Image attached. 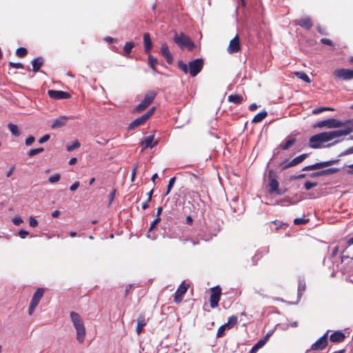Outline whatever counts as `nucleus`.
Masks as SVG:
<instances>
[{
  "label": "nucleus",
  "mask_w": 353,
  "mask_h": 353,
  "mask_svg": "<svg viewBox=\"0 0 353 353\" xmlns=\"http://www.w3.org/2000/svg\"><path fill=\"white\" fill-rule=\"evenodd\" d=\"M161 221L160 217H157L154 221L152 223L150 228L149 229L150 231H151L157 224H158Z\"/></svg>",
  "instance_id": "864d4df0"
},
{
  "label": "nucleus",
  "mask_w": 353,
  "mask_h": 353,
  "mask_svg": "<svg viewBox=\"0 0 353 353\" xmlns=\"http://www.w3.org/2000/svg\"><path fill=\"white\" fill-rule=\"evenodd\" d=\"M16 54L19 57H23L27 54V50L25 48H19L17 50Z\"/></svg>",
  "instance_id": "58836bf2"
},
{
  "label": "nucleus",
  "mask_w": 353,
  "mask_h": 353,
  "mask_svg": "<svg viewBox=\"0 0 353 353\" xmlns=\"http://www.w3.org/2000/svg\"><path fill=\"white\" fill-rule=\"evenodd\" d=\"M43 151V148H37V149H32L28 152V156L31 157H33L34 155H37V154L42 152Z\"/></svg>",
  "instance_id": "4c0bfd02"
},
{
  "label": "nucleus",
  "mask_w": 353,
  "mask_h": 353,
  "mask_svg": "<svg viewBox=\"0 0 353 353\" xmlns=\"http://www.w3.org/2000/svg\"><path fill=\"white\" fill-rule=\"evenodd\" d=\"M241 50V45L239 37L236 35L234 39H232L228 48V52L230 54L237 52Z\"/></svg>",
  "instance_id": "4468645a"
},
{
  "label": "nucleus",
  "mask_w": 353,
  "mask_h": 353,
  "mask_svg": "<svg viewBox=\"0 0 353 353\" xmlns=\"http://www.w3.org/2000/svg\"><path fill=\"white\" fill-rule=\"evenodd\" d=\"M189 288V285L185 284V282H183L178 290L175 292L174 301L176 303H180L182 301L183 295L186 293L188 288Z\"/></svg>",
  "instance_id": "9d476101"
},
{
  "label": "nucleus",
  "mask_w": 353,
  "mask_h": 353,
  "mask_svg": "<svg viewBox=\"0 0 353 353\" xmlns=\"http://www.w3.org/2000/svg\"><path fill=\"white\" fill-rule=\"evenodd\" d=\"M221 294V290L219 286L211 288L210 306L212 308L217 307Z\"/></svg>",
  "instance_id": "6e6552de"
},
{
  "label": "nucleus",
  "mask_w": 353,
  "mask_h": 353,
  "mask_svg": "<svg viewBox=\"0 0 353 353\" xmlns=\"http://www.w3.org/2000/svg\"><path fill=\"white\" fill-rule=\"evenodd\" d=\"M279 182L275 179H270L269 183V192H274L278 190Z\"/></svg>",
  "instance_id": "b1692460"
},
{
  "label": "nucleus",
  "mask_w": 353,
  "mask_h": 353,
  "mask_svg": "<svg viewBox=\"0 0 353 353\" xmlns=\"http://www.w3.org/2000/svg\"><path fill=\"white\" fill-rule=\"evenodd\" d=\"M48 94L50 97L54 99H69L70 97V94L68 92L61 90H50Z\"/></svg>",
  "instance_id": "ddd939ff"
},
{
  "label": "nucleus",
  "mask_w": 353,
  "mask_h": 353,
  "mask_svg": "<svg viewBox=\"0 0 353 353\" xmlns=\"http://www.w3.org/2000/svg\"><path fill=\"white\" fill-rule=\"evenodd\" d=\"M345 334L341 332H335L330 335V341L335 343L341 342L345 339Z\"/></svg>",
  "instance_id": "6ab92c4d"
},
{
  "label": "nucleus",
  "mask_w": 353,
  "mask_h": 353,
  "mask_svg": "<svg viewBox=\"0 0 353 353\" xmlns=\"http://www.w3.org/2000/svg\"><path fill=\"white\" fill-rule=\"evenodd\" d=\"M133 47L134 43L132 42L126 43L123 48V54L125 56H128L130 53Z\"/></svg>",
  "instance_id": "c85d7f7f"
},
{
  "label": "nucleus",
  "mask_w": 353,
  "mask_h": 353,
  "mask_svg": "<svg viewBox=\"0 0 353 353\" xmlns=\"http://www.w3.org/2000/svg\"><path fill=\"white\" fill-rule=\"evenodd\" d=\"M148 64L152 68H154L157 64V59L155 57H154L152 55H149Z\"/></svg>",
  "instance_id": "79ce46f5"
},
{
  "label": "nucleus",
  "mask_w": 353,
  "mask_h": 353,
  "mask_svg": "<svg viewBox=\"0 0 353 353\" xmlns=\"http://www.w3.org/2000/svg\"><path fill=\"white\" fill-rule=\"evenodd\" d=\"M44 290L43 288H39L37 290L34 292L33 294V296L32 298L29 308H28V314L29 315H31L35 307L39 304L41 299L43 296Z\"/></svg>",
  "instance_id": "0eeeda50"
},
{
  "label": "nucleus",
  "mask_w": 353,
  "mask_h": 353,
  "mask_svg": "<svg viewBox=\"0 0 353 353\" xmlns=\"http://www.w3.org/2000/svg\"><path fill=\"white\" fill-rule=\"evenodd\" d=\"M305 177V174H301L298 176H291V180L298 179H303Z\"/></svg>",
  "instance_id": "052dcab7"
},
{
  "label": "nucleus",
  "mask_w": 353,
  "mask_h": 353,
  "mask_svg": "<svg viewBox=\"0 0 353 353\" xmlns=\"http://www.w3.org/2000/svg\"><path fill=\"white\" fill-rule=\"evenodd\" d=\"M12 222L15 225H20L21 223H23V220L21 217L19 216H15L12 219Z\"/></svg>",
  "instance_id": "de8ad7c7"
},
{
  "label": "nucleus",
  "mask_w": 353,
  "mask_h": 353,
  "mask_svg": "<svg viewBox=\"0 0 353 353\" xmlns=\"http://www.w3.org/2000/svg\"><path fill=\"white\" fill-rule=\"evenodd\" d=\"M294 74L299 79L304 81L306 83H310L311 80L308 76L303 72H295Z\"/></svg>",
  "instance_id": "bb28decb"
},
{
  "label": "nucleus",
  "mask_w": 353,
  "mask_h": 353,
  "mask_svg": "<svg viewBox=\"0 0 353 353\" xmlns=\"http://www.w3.org/2000/svg\"><path fill=\"white\" fill-rule=\"evenodd\" d=\"M70 321L76 331V339L79 344L84 342L86 330L83 320L81 315L76 312H71L70 313Z\"/></svg>",
  "instance_id": "f03ea898"
},
{
  "label": "nucleus",
  "mask_w": 353,
  "mask_h": 353,
  "mask_svg": "<svg viewBox=\"0 0 353 353\" xmlns=\"http://www.w3.org/2000/svg\"><path fill=\"white\" fill-rule=\"evenodd\" d=\"M28 234L29 232L23 230H21L19 232V235L21 239H25Z\"/></svg>",
  "instance_id": "603ef678"
},
{
  "label": "nucleus",
  "mask_w": 353,
  "mask_h": 353,
  "mask_svg": "<svg viewBox=\"0 0 353 353\" xmlns=\"http://www.w3.org/2000/svg\"><path fill=\"white\" fill-rule=\"evenodd\" d=\"M14 170V166H12L10 168V169L9 170V171L7 172L6 176L10 177L12 174Z\"/></svg>",
  "instance_id": "338daca9"
},
{
  "label": "nucleus",
  "mask_w": 353,
  "mask_h": 353,
  "mask_svg": "<svg viewBox=\"0 0 353 353\" xmlns=\"http://www.w3.org/2000/svg\"><path fill=\"white\" fill-rule=\"evenodd\" d=\"M137 169H138V165L136 164V165H134L132 171L131 181H134V179H135V176H136V174H137Z\"/></svg>",
  "instance_id": "49530a36"
},
{
  "label": "nucleus",
  "mask_w": 353,
  "mask_h": 353,
  "mask_svg": "<svg viewBox=\"0 0 353 353\" xmlns=\"http://www.w3.org/2000/svg\"><path fill=\"white\" fill-rule=\"evenodd\" d=\"M333 73L336 77L342 79L343 80H349L353 79V69H336L334 71Z\"/></svg>",
  "instance_id": "1a4fd4ad"
},
{
  "label": "nucleus",
  "mask_w": 353,
  "mask_h": 353,
  "mask_svg": "<svg viewBox=\"0 0 353 353\" xmlns=\"http://www.w3.org/2000/svg\"><path fill=\"white\" fill-rule=\"evenodd\" d=\"M154 107L150 108L145 114L143 115L145 119L147 121L154 114Z\"/></svg>",
  "instance_id": "37998d69"
},
{
  "label": "nucleus",
  "mask_w": 353,
  "mask_h": 353,
  "mask_svg": "<svg viewBox=\"0 0 353 353\" xmlns=\"http://www.w3.org/2000/svg\"><path fill=\"white\" fill-rule=\"evenodd\" d=\"M203 62L201 59H196L189 63V67L187 64L179 62V68L183 70L185 74L190 72L192 77H195L203 68Z\"/></svg>",
  "instance_id": "7ed1b4c3"
},
{
  "label": "nucleus",
  "mask_w": 353,
  "mask_h": 353,
  "mask_svg": "<svg viewBox=\"0 0 353 353\" xmlns=\"http://www.w3.org/2000/svg\"><path fill=\"white\" fill-rule=\"evenodd\" d=\"M339 170L335 168H328L326 170H321L322 176L330 175L337 172Z\"/></svg>",
  "instance_id": "473e14b6"
},
{
  "label": "nucleus",
  "mask_w": 353,
  "mask_h": 353,
  "mask_svg": "<svg viewBox=\"0 0 353 353\" xmlns=\"http://www.w3.org/2000/svg\"><path fill=\"white\" fill-rule=\"evenodd\" d=\"M349 170H346L348 174H353V164L348 165Z\"/></svg>",
  "instance_id": "69168bd1"
},
{
  "label": "nucleus",
  "mask_w": 353,
  "mask_h": 353,
  "mask_svg": "<svg viewBox=\"0 0 353 353\" xmlns=\"http://www.w3.org/2000/svg\"><path fill=\"white\" fill-rule=\"evenodd\" d=\"M34 141V137L32 136H30L26 139V145H32Z\"/></svg>",
  "instance_id": "3c124183"
},
{
  "label": "nucleus",
  "mask_w": 353,
  "mask_h": 353,
  "mask_svg": "<svg viewBox=\"0 0 353 353\" xmlns=\"http://www.w3.org/2000/svg\"><path fill=\"white\" fill-rule=\"evenodd\" d=\"M228 330H230V328L228 327V325H226V323L222 325L218 329L217 334H216L217 337H221L224 334L225 331Z\"/></svg>",
  "instance_id": "2f4dec72"
},
{
  "label": "nucleus",
  "mask_w": 353,
  "mask_h": 353,
  "mask_svg": "<svg viewBox=\"0 0 353 353\" xmlns=\"http://www.w3.org/2000/svg\"><path fill=\"white\" fill-rule=\"evenodd\" d=\"M317 185H318V183L316 182L312 183V182L307 181L305 183L304 187L306 190H308L312 188L316 187Z\"/></svg>",
  "instance_id": "c03bdc74"
},
{
  "label": "nucleus",
  "mask_w": 353,
  "mask_h": 353,
  "mask_svg": "<svg viewBox=\"0 0 353 353\" xmlns=\"http://www.w3.org/2000/svg\"><path fill=\"white\" fill-rule=\"evenodd\" d=\"M143 41L145 51L148 52L152 48V42L150 40V34L148 33H145L143 34Z\"/></svg>",
  "instance_id": "4be33fe9"
},
{
  "label": "nucleus",
  "mask_w": 353,
  "mask_h": 353,
  "mask_svg": "<svg viewBox=\"0 0 353 353\" xmlns=\"http://www.w3.org/2000/svg\"><path fill=\"white\" fill-rule=\"evenodd\" d=\"M238 322V318L236 316H232L229 317L228 323L226 325H228V327L231 329L234 325H235Z\"/></svg>",
  "instance_id": "7c9ffc66"
},
{
  "label": "nucleus",
  "mask_w": 353,
  "mask_h": 353,
  "mask_svg": "<svg viewBox=\"0 0 353 353\" xmlns=\"http://www.w3.org/2000/svg\"><path fill=\"white\" fill-rule=\"evenodd\" d=\"M8 128L10 130V132L15 137H19L21 134V131L19 129L17 125H14L12 123H9L8 124Z\"/></svg>",
  "instance_id": "5701e85b"
},
{
  "label": "nucleus",
  "mask_w": 353,
  "mask_h": 353,
  "mask_svg": "<svg viewBox=\"0 0 353 353\" xmlns=\"http://www.w3.org/2000/svg\"><path fill=\"white\" fill-rule=\"evenodd\" d=\"M307 156H308L307 154H303L293 159L291 161H290L288 163H281V165H283L282 169L285 170L288 168L293 167V166H295V165L301 163L302 161H303L307 157Z\"/></svg>",
  "instance_id": "f8f14e48"
},
{
  "label": "nucleus",
  "mask_w": 353,
  "mask_h": 353,
  "mask_svg": "<svg viewBox=\"0 0 353 353\" xmlns=\"http://www.w3.org/2000/svg\"><path fill=\"white\" fill-rule=\"evenodd\" d=\"M29 225L32 228H35L38 225V221L32 216L30 217Z\"/></svg>",
  "instance_id": "a18cd8bd"
},
{
  "label": "nucleus",
  "mask_w": 353,
  "mask_h": 353,
  "mask_svg": "<svg viewBox=\"0 0 353 353\" xmlns=\"http://www.w3.org/2000/svg\"><path fill=\"white\" fill-rule=\"evenodd\" d=\"M336 162H337V161H336V160H332V161L316 163L315 164L304 167L303 168V170L307 171V170H319V169H321V168L332 165Z\"/></svg>",
  "instance_id": "9b49d317"
},
{
  "label": "nucleus",
  "mask_w": 353,
  "mask_h": 353,
  "mask_svg": "<svg viewBox=\"0 0 353 353\" xmlns=\"http://www.w3.org/2000/svg\"><path fill=\"white\" fill-rule=\"evenodd\" d=\"M174 41L181 48H187L190 50H193L195 47V45L190 41L189 37L185 35L183 32L179 34L176 33L174 37Z\"/></svg>",
  "instance_id": "39448f33"
},
{
  "label": "nucleus",
  "mask_w": 353,
  "mask_h": 353,
  "mask_svg": "<svg viewBox=\"0 0 353 353\" xmlns=\"http://www.w3.org/2000/svg\"><path fill=\"white\" fill-rule=\"evenodd\" d=\"M317 30H318L319 32L321 34H327L326 29L323 28L321 26H318Z\"/></svg>",
  "instance_id": "bf43d9fd"
},
{
  "label": "nucleus",
  "mask_w": 353,
  "mask_h": 353,
  "mask_svg": "<svg viewBox=\"0 0 353 353\" xmlns=\"http://www.w3.org/2000/svg\"><path fill=\"white\" fill-rule=\"evenodd\" d=\"M32 70L34 72H37L39 70L40 68L41 67L43 64V59L41 57H38L37 59H34L32 61Z\"/></svg>",
  "instance_id": "412c9836"
},
{
  "label": "nucleus",
  "mask_w": 353,
  "mask_h": 353,
  "mask_svg": "<svg viewBox=\"0 0 353 353\" xmlns=\"http://www.w3.org/2000/svg\"><path fill=\"white\" fill-rule=\"evenodd\" d=\"M306 288V285L305 283H299V288H298V292L299 294L304 292Z\"/></svg>",
  "instance_id": "09e8293b"
},
{
  "label": "nucleus",
  "mask_w": 353,
  "mask_h": 353,
  "mask_svg": "<svg viewBox=\"0 0 353 353\" xmlns=\"http://www.w3.org/2000/svg\"><path fill=\"white\" fill-rule=\"evenodd\" d=\"M9 64L11 67L14 68H20V69L23 68V64H21L20 63L10 62Z\"/></svg>",
  "instance_id": "8fccbe9b"
},
{
  "label": "nucleus",
  "mask_w": 353,
  "mask_h": 353,
  "mask_svg": "<svg viewBox=\"0 0 353 353\" xmlns=\"http://www.w3.org/2000/svg\"><path fill=\"white\" fill-rule=\"evenodd\" d=\"M268 336H265L263 339L259 341L254 345H256V347L258 349H260L265 344V343L268 341Z\"/></svg>",
  "instance_id": "e433bc0d"
},
{
  "label": "nucleus",
  "mask_w": 353,
  "mask_h": 353,
  "mask_svg": "<svg viewBox=\"0 0 353 353\" xmlns=\"http://www.w3.org/2000/svg\"><path fill=\"white\" fill-rule=\"evenodd\" d=\"M154 138V136L151 135V136L145 137L144 139H142V141L141 142V145L142 146L141 152H143V150L145 149H146L147 148H149V147L153 148L154 146H155L157 144V141H155L154 143H153Z\"/></svg>",
  "instance_id": "dca6fc26"
},
{
  "label": "nucleus",
  "mask_w": 353,
  "mask_h": 353,
  "mask_svg": "<svg viewBox=\"0 0 353 353\" xmlns=\"http://www.w3.org/2000/svg\"><path fill=\"white\" fill-rule=\"evenodd\" d=\"M321 42L325 45L333 46V42L328 39H325V38L321 39Z\"/></svg>",
  "instance_id": "5fc2aeb1"
},
{
  "label": "nucleus",
  "mask_w": 353,
  "mask_h": 353,
  "mask_svg": "<svg viewBox=\"0 0 353 353\" xmlns=\"http://www.w3.org/2000/svg\"><path fill=\"white\" fill-rule=\"evenodd\" d=\"M353 132V127L329 132H323L312 136L309 139V146L313 149L325 147V143L336 138L346 136Z\"/></svg>",
  "instance_id": "f257e3e1"
},
{
  "label": "nucleus",
  "mask_w": 353,
  "mask_h": 353,
  "mask_svg": "<svg viewBox=\"0 0 353 353\" xmlns=\"http://www.w3.org/2000/svg\"><path fill=\"white\" fill-rule=\"evenodd\" d=\"M309 221V219H306L304 218H296L294 220V223L295 225H303L307 223Z\"/></svg>",
  "instance_id": "a19ab883"
},
{
  "label": "nucleus",
  "mask_w": 353,
  "mask_h": 353,
  "mask_svg": "<svg viewBox=\"0 0 353 353\" xmlns=\"http://www.w3.org/2000/svg\"><path fill=\"white\" fill-rule=\"evenodd\" d=\"M156 95L157 93L154 91L148 92L143 101L136 106L133 112L139 113L145 110L153 102Z\"/></svg>",
  "instance_id": "20e7f679"
},
{
  "label": "nucleus",
  "mask_w": 353,
  "mask_h": 353,
  "mask_svg": "<svg viewBox=\"0 0 353 353\" xmlns=\"http://www.w3.org/2000/svg\"><path fill=\"white\" fill-rule=\"evenodd\" d=\"M334 109L330 107H322L320 108H316L312 110V113L314 114H318L323 111H334Z\"/></svg>",
  "instance_id": "72a5a7b5"
},
{
  "label": "nucleus",
  "mask_w": 353,
  "mask_h": 353,
  "mask_svg": "<svg viewBox=\"0 0 353 353\" xmlns=\"http://www.w3.org/2000/svg\"><path fill=\"white\" fill-rule=\"evenodd\" d=\"M295 142H296V139L295 138H291V139H288L281 147L282 150H286L289 149Z\"/></svg>",
  "instance_id": "c756f323"
},
{
  "label": "nucleus",
  "mask_w": 353,
  "mask_h": 353,
  "mask_svg": "<svg viewBox=\"0 0 353 353\" xmlns=\"http://www.w3.org/2000/svg\"><path fill=\"white\" fill-rule=\"evenodd\" d=\"M80 147V143L78 141H74L71 145L67 146V150L71 152Z\"/></svg>",
  "instance_id": "f704fd0d"
},
{
  "label": "nucleus",
  "mask_w": 353,
  "mask_h": 353,
  "mask_svg": "<svg viewBox=\"0 0 353 353\" xmlns=\"http://www.w3.org/2000/svg\"><path fill=\"white\" fill-rule=\"evenodd\" d=\"M327 334H325L312 345L311 349L312 350H321L324 349L327 346Z\"/></svg>",
  "instance_id": "2eb2a0df"
},
{
  "label": "nucleus",
  "mask_w": 353,
  "mask_h": 353,
  "mask_svg": "<svg viewBox=\"0 0 353 353\" xmlns=\"http://www.w3.org/2000/svg\"><path fill=\"white\" fill-rule=\"evenodd\" d=\"M50 139V135L49 134H46L44 136H43L39 140V142L40 143H43L45 142H46L47 141H48Z\"/></svg>",
  "instance_id": "6e6d98bb"
},
{
  "label": "nucleus",
  "mask_w": 353,
  "mask_h": 353,
  "mask_svg": "<svg viewBox=\"0 0 353 353\" xmlns=\"http://www.w3.org/2000/svg\"><path fill=\"white\" fill-rule=\"evenodd\" d=\"M115 192H116V190H112V191L109 194V204H110L112 202V201L114 198V196H115Z\"/></svg>",
  "instance_id": "13d9d810"
},
{
  "label": "nucleus",
  "mask_w": 353,
  "mask_h": 353,
  "mask_svg": "<svg viewBox=\"0 0 353 353\" xmlns=\"http://www.w3.org/2000/svg\"><path fill=\"white\" fill-rule=\"evenodd\" d=\"M60 179H61L60 174H55L51 176L48 179V181L51 183H54L58 182L60 180Z\"/></svg>",
  "instance_id": "ea45409f"
},
{
  "label": "nucleus",
  "mask_w": 353,
  "mask_h": 353,
  "mask_svg": "<svg viewBox=\"0 0 353 353\" xmlns=\"http://www.w3.org/2000/svg\"><path fill=\"white\" fill-rule=\"evenodd\" d=\"M312 20V18H310V17L306 16V17H304L303 18H302L300 22H304V23L311 22Z\"/></svg>",
  "instance_id": "680f3d73"
},
{
  "label": "nucleus",
  "mask_w": 353,
  "mask_h": 353,
  "mask_svg": "<svg viewBox=\"0 0 353 353\" xmlns=\"http://www.w3.org/2000/svg\"><path fill=\"white\" fill-rule=\"evenodd\" d=\"M146 120L143 117V116H141L135 120H134L128 126V130H133L136 128L137 127L139 126L141 124H143Z\"/></svg>",
  "instance_id": "aec40b11"
},
{
  "label": "nucleus",
  "mask_w": 353,
  "mask_h": 353,
  "mask_svg": "<svg viewBox=\"0 0 353 353\" xmlns=\"http://www.w3.org/2000/svg\"><path fill=\"white\" fill-rule=\"evenodd\" d=\"M322 174H321V171H318V172H314V173H312L310 174V177H318V176H321Z\"/></svg>",
  "instance_id": "e2e57ef3"
},
{
  "label": "nucleus",
  "mask_w": 353,
  "mask_h": 353,
  "mask_svg": "<svg viewBox=\"0 0 353 353\" xmlns=\"http://www.w3.org/2000/svg\"><path fill=\"white\" fill-rule=\"evenodd\" d=\"M161 54L165 57V59H166V61L168 63H172V57L171 53L168 49V47L166 44L162 45V46L161 48Z\"/></svg>",
  "instance_id": "a211bd4d"
},
{
  "label": "nucleus",
  "mask_w": 353,
  "mask_h": 353,
  "mask_svg": "<svg viewBox=\"0 0 353 353\" xmlns=\"http://www.w3.org/2000/svg\"><path fill=\"white\" fill-rule=\"evenodd\" d=\"M343 125V123L340 121L339 120H337L336 119H330L327 120H324L322 121H320L314 125L315 128H323L326 127L327 128L332 129V128H338L340 127H342Z\"/></svg>",
  "instance_id": "423d86ee"
},
{
  "label": "nucleus",
  "mask_w": 353,
  "mask_h": 353,
  "mask_svg": "<svg viewBox=\"0 0 353 353\" xmlns=\"http://www.w3.org/2000/svg\"><path fill=\"white\" fill-rule=\"evenodd\" d=\"M175 180H176V178L173 177V178L170 179V180L169 181V183L167 187V191L165 193V196L168 195L170 192V191L174 184Z\"/></svg>",
  "instance_id": "c9c22d12"
},
{
  "label": "nucleus",
  "mask_w": 353,
  "mask_h": 353,
  "mask_svg": "<svg viewBox=\"0 0 353 353\" xmlns=\"http://www.w3.org/2000/svg\"><path fill=\"white\" fill-rule=\"evenodd\" d=\"M228 101L234 103H240L243 101V97L239 94L230 95Z\"/></svg>",
  "instance_id": "cd10ccee"
},
{
  "label": "nucleus",
  "mask_w": 353,
  "mask_h": 353,
  "mask_svg": "<svg viewBox=\"0 0 353 353\" xmlns=\"http://www.w3.org/2000/svg\"><path fill=\"white\" fill-rule=\"evenodd\" d=\"M79 187V181H76L75 183H74L70 187V190L72 192L75 191Z\"/></svg>",
  "instance_id": "4d7b16f0"
},
{
  "label": "nucleus",
  "mask_w": 353,
  "mask_h": 353,
  "mask_svg": "<svg viewBox=\"0 0 353 353\" xmlns=\"http://www.w3.org/2000/svg\"><path fill=\"white\" fill-rule=\"evenodd\" d=\"M189 175L190 176V179H192V178L199 179V175L196 173H190Z\"/></svg>",
  "instance_id": "774afa93"
},
{
  "label": "nucleus",
  "mask_w": 353,
  "mask_h": 353,
  "mask_svg": "<svg viewBox=\"0 0 353 353\" xmlns=\"http://www.w3.org/2000/svg\"><path fill=\"white\" fill-rule=\"evenodd\" d=\"M137 321V332L139 334L142 332L143 327L146 324V322L143 316L139 317Z\"/></svg>",
  "instance_id": "a878e982"
},
{
  "label": "nucleus",
  "mask_w": 353,
  "mask_h": 353,
  "mask_svg": "<svg viewBox=\"0 0 353 353\" xmlns=\"http://www.w3.org/2000/svg\"><path fill=\"white\" fill-rule=\"evenodd\" d=\"M68 120L66 116H61L54 119L51 125L52 129H57L64 126Z\"/></svg>",
  "instance_id": "f3484780"
},
{
  "label": "nucleus",
  "mask_w": 353,
  "mask_h": 353,
  "mask_svg": "<svg viewBox=\"0 0 353 353\" xmlns=\"http://www.w3.org/2000/svg\"><path fill=\"white\" fill-rule=\"evenodd\" d=\"M267 112L263 111L254 116L252 119V123H259L267 117Z\"/></svg>",
  "instance_id": "393cba45"
},
{
  "label": "nucleus",
  "mask_w": 353,
  "mask_h": 353,
  "mask_svg": "<svg viewBox=\"0 0 353 353\" xmlns=\"http://www.w3.org/2000/svg\"><path fill=\"white\" fill-rule=\"evenodd\" d=\"M301 26H303L304 28L307 30H310L312 28V23H301Z\"/></svg>",
  "instance_id": "0e129e2a"
}]
</instances>
